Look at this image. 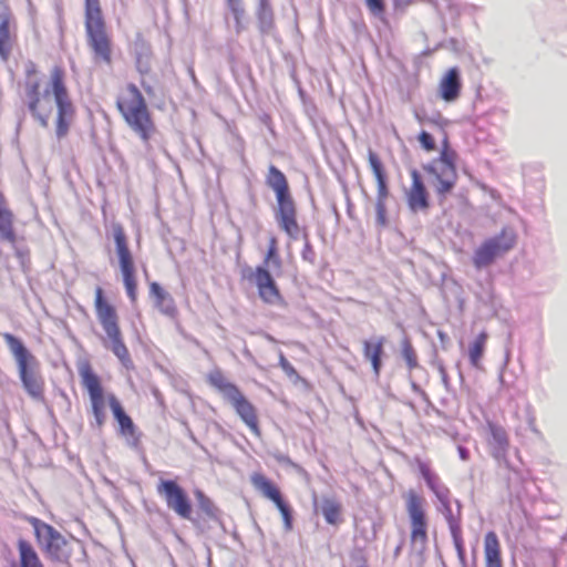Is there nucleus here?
Returning <instances> with one entry per match:
<instances>
[{
	"label": "nucleus",
	"instance_id": "obj_1",
	"mask_svg": "<svg viewBox=\"0 0 567 567\" xmlns=\"http://www.w3.org/2000/svg\"><path fill=\"white\" fill-rule=\"evenodd\" d=\"M24 75L23 103L31 116L41 126L48 127L56 109L55 136L59 141L65 138L76 113L69 94L65 68L61 63L54 64L50 69L48 82L43 89L39 78L40 71L33 61L25 64Z\"/></svg>",
	"mask_w": 567,
	"mask_h": 567
},
{
	"label": "nucleus",
	"instance_id": "obj_2",
	"mask_svg": "<svg viewBox=\"0 0 567 567\" xmlns=\"http://www.w3.org/2000/svg\"><path fill=\"white\" fill-rule=\"evenodd\" d=\"M81 384L87 391L91 412L94 417L95 426L101 429L106 421V403L109 404L114 419L118 423L120 433L124 436L135 434V425L131 416L126 414L124 408L115 394L105 396L100 377L94 372L90 362L85 361L79 367Z\"/></svg>",
	"mask_w": 567,
	"mask_h": 567
},
{
	"label": "nucleus",
	"instance_id": "obj_3",
	"mask_svg": "<svg viewBox=\"0 0 567 567\" xmlns=\"http://www.w3.org/2000/svg\"><path fill=\"white\" fill-rule=\"evenodd\" d=\"M116 109L130 130L150 150L151 141L158 134V130L145 97L134 83H127L121 89Z\"/></svg>",
	"mask_w": 567,
	"mask_h": 567
},
{
	"label": "nucleus",
	"instance_id": "obj_4",
	"mask_svg": "<svg viewBox=\"0 0 567 567\" xmlns=\"http://www.w3.org/2000/svg\"><path fill=\"white\" fill-rule=\"evenodd\" d=\"M84 28L93 63L111 68L114 61V42L100 0H84Z\"/></svg>",
	"mask_w": 567,
	"mask_h": 567
},
{
	"label": "nucleus",
	"instance_id": "obj_5",
	"mask_svg": "<svg viewBox=\"0 0 567 567\" xmlns=\"http://www.w3.org/2000/svg\"><path fill=\"white\" fill-rule=\"evenodd\" d=\"M94 311L105 333L102 339L104 347L110 349L126 369L133 368V360L124 342L117 308L107 299L100 286L94 290Z\"/></svg>",
	"mask_w": 567,
	"mask_h": 567
},
{
	"label": "nucleus",
	"instance_id": "obj_6",
	"mask_svg": "<svg viewBox=\"0 0 567 567\" xmlns=\"http://www.w3.org/2000/svg\"><path fill=\"white\" fill-rule=\"evenodd\" d=\"M266 185L274 190L277 199L275 218L280 229L291 239H298L300 226L297 219L296 203L290 193L286 175L275 165H269L266 175Z\"/></svg>",
	"mask_w": 567,
	"mask_h": 567
},
{
	"label": "nucleus",
	"instance_id": "obj_7",
	"mask_svg": "<svg viewBox=\"0 0 567 567\" xmlns=\"http://www.w3.org/2000/svg\"><path fill=\"white\" fill-rule=\"evenodd\" d=\"M18 367L19 378L27 393L38 402H44L45 382L39 371L37 358L25 348L23 342L16 336L2 333Z\"/></svg>",
	"mask_w": 567,
	"mask_h": 567
},
{
	"label": "nucleus",
	"instance_id": "obj_8",
	"mask_svg": "<svg viewBox=\"0 0 567 567\" xmlns=\"http://www.w3.org/2000/svg\"><path fill=\"white\" fill-rule=\"evenodd\" d=\"M207 382L210 386L219 391L223 396L231 404L237 415L246 424L250 432L255 436L260 437L261 430L259 425L257 409L245 396L240 389L236 384L231 383L219 369L208 373Z\"/></svg>",
	"mask_w": 567,
	"mask_h": 567
},
{
	"label": "nucleus",
	"instance_id": "obj_9",
	"mask_svg": "<svg viewBox=\"0 0 567 567\" xmlns=\"http://www.w3.org/2000/svg\"><path fill=\"white\" fill-rule=\"evenodd\" d=\"M207 382L210 386L219 391L223 396L231 404L237 415L246 424L250 432L255 436L260 437L261 430L259 425L257 409L245 396L240 389L236 384L231 383L219 369L208 373Z\"/></svg>",
	"mask_w": 567,
	"mask_h": 567
},
{
	"label": "nucleus",
	"instance_id": "obj_10",
	"mask_svg": "<svg viewBox=\"0 0 567 567\" xmlns=\"http://www.w3.org/2000/svg\"><path fill=\"white\" fill-rule=\"evenodd\" d=\"M269 266H272L276 269H281L282 267L278 239L276 236L269 237L268 249L264 257V262L255 268L250 278L254 281L258 296L264 303L270 306H282L285 305V298L268 269Z\"/></svg>",
	"mask_w": 567,
	"mask_h": 567
},
{
	"label": "nucleus",
	"instance_id": "obj_11",
	"mask_svg": "<svg viewBox=\"0 0 567 567\" xmlns=\"http://www.w3.org/2000/svg\"><path fill=\"white\" fill-rule=\"evenodd\" d=\"M457 159L458 155L445 135L441 142L439 157L423 166L427 174L434 176L435 192L439 196H445L454 188L458 178Z\"/></svg>",
	"mask_w": 567,
	"mask_h": 567
},
{
	"label": "nucleus",
	"instance_id": "obj_12",
	"mask_svg": "<svg viewBox=\"0 0 567 567\" xmlns=\"http://www.w3.org/2000/svg\"><path fill=\"white\" fill-rule=\"evenodd\" d=\"M112 231L125 292L131 303H136L138 297L137 269L125 229L120 223H114Z\"/></svg>",
	"mask_w": 567,
	"mask_h": 567
},
{
	"label": "nucleus",
	"instance_id": "obj_13",
	"mask_svg": "<svg viewBox=\"0 0 567 567\" xmlns=\"http://www.w3.org/2000/svg\"><path fill=\"white\" fill-rule=\"evenodd\" d=\"M516 234L511 228H503L494 237L485 239L473 255V265L477 269L492 265L497 258L503 257L516 245Z\"/></svg>",
	"mask_w": 567,
	"mask_h": 567
},
{
	"label": "nucleus",
	"instance_id": "obj_14",
	"mask_svg": "<svg viewBox=\"0 0 567 567\" xmlns=\"http://www.w3.org/2000/svg\"><path fill=\"white\" fill-rule=\"evenodd\" d=\"M27 520L33 527L38 545L49 557L58 560L66 557L64 547L68 542L53 526L33 516Z\"/></svg>",
	"mask_w": 567,
	"mask_h": 567
},
{
	"label": "nucleus",
	"instance_id": "obj_15",
	"mask_svg": "<svg viewBox=\"0 0 567 567\" xmlns=\"http://www.w3.org/2000/svg\"><path fill=\"white\" fill-rule=\"evenodd\" d=\"M250 483L255 489H257L264 497L268 498L275 504L281 515L285 530H292V509L289 503L284 498L279 487L259 472H255L250 475Z\"/></svg>",
	"mask_w": 567,
	"mask_h": 567
},
{
	"label": "nucleus",
	"instance_id": "obj_16",
	"mask_svg": "<svg viewBox=\"0 0 567 567\" xmlns=\"http://www.w3.org/2000/svg\"><path fill=\"white\" fill-rule=\"evenodd\" d=\"M405 502L411 524V543L412 545H420L421 548H424L429 539L424 498L411 489L405 495Z\"/></svg>",
	"mask_w": 567,
	"mask_h": 567
},
{
	"label": "nucleus",
	"instance_id": "obj_17",
	"mask_svg": "<svg viewBox=\"0 0 567 567\" xmlns=\"http://www.w3.org/2000/svg\"><path fill=\"white\" fill-rule=\"evenodd\" d=\"M157 493L165 499L169 509L184 519L192 516V503L186 492L173 480H161Z\"/></svg>",
	"mask_w": 567,
	"mask_h": 567
},
{
	"label": "nucleus",
	"instance_id": "obj_18",
	"mask_svg": "<svg viewBox=\"0 0 567 567\" xmlns=\"http://www.w3.org/2000/svg\"><path fill=\"white\" fill-rule=\"evenodd\" d=\"M368 162L377 182V218L380 225L386 223V199L389 197L388 176L383 163L379 155L369 150Z\"/></svg>",
	"mask_w": 567,
	"mask_h": 567
},
{
	"label": "nucleus",
	"instance_id": "obj_19",
	"mask_svg": "<svg viewBox=\"0 0 567 567\" xmlns=\"http://www.w3.org/2000/svg\"><path fill=\"white\" fill-rule=\"evenodd\" d=\"M17 23L9 0H0V58L8 61L17 43Z\"/></svg>",
	"mask_w": 567,
	"mask_h": 567
},
{
	"label": "nucleus",
	"instance_id": "obj_20",
	"mask_svg": "<svg viewBox=\"0 0 567 567\" xmlns=\"http://www.w3.org/2000/svg\"><path fill=\"white\" fill-rule=\"evenodd\" d=\"M410 176L411 186L405 193L408 206L413 213L425 212L430 207V194L426 186L416 169H412Z\"/></svg>",
	"mask_w": 567,
	"mask_h": 567
},
{
	"label": "nucleus",
	"instance_id": "obj_21",
	"mask_svg": "<svg viewBox=\"0 0 567 567\" xmlns=\"http://www.w3.org/2000/svg\"><path fill=\"white\" fill-rule=\"evenodd\" d=\"M487 431V445L491 451V455L496 460L505 458L509 446V437L504 426L493 421L486 422Z\"/></svg>",
	"mask_w": 567,
	"mask_h": 567
},
{
	"label": "nucleus",
	"instance_id": "obj_22",
	"mask_svg": "<svg viewBox=\"0 0 567 567\" xmlns=\"http://www.w3.org/2000/svg\"><path fill=\"white\" fill-rule=\"evenodd\" d=\"M385 338L373 337L362 341V355L371 363L374 375L378 378L382 369V357L384 354Z\"/></svg>",
	"mask_w": 567,
	"mask_h": 567
},
{
	"label": "nucleus",
	"instance_id": "obj_23",
	"mask_svg": "<svg viewBox=\"0 0 567 567\" xmlns=\"http://www.w3.org/2000/svg\"><path fill=\"white\" fill-rule=\"evenodd\" d=\"M16 216L10 208L4 193L0 189V240L16 244L17 234L14 229Z\"/></svg>",
	"mask_w": 567,
	"mask_h": 567
},
{
	"label": "nucleus",
	"instance_id": "obj_24",
	"mask_svg": "<svg viewBox=\"0 0 567 567\" xmlns=\"http://www.w3.org/2000/svg\"><path fill=\"white\" fill-rule=\"evenodd\" d=\"M136 69L141 74H147L152 69L153 50L144 34L137 32L133 42Z\"/></svg>",
	"mask_w": 567,
	"mask_h": 567
},
{
	"label": "nucleus",
	"instance_id": "obj_25",
	"mask_svg": "<svg viewBox=\"0 0 567 567\" xmlns=\"http://www.w3.org/2000/svg\"><path fill=\"white\" fill-rule=\"evenodd\" d=\"M462 82L457 68H451L446 71L439 84L440 96L446 102H453L461 94Z\"/></svg>",
	"mask_w": 567,
	"mask_h": 567
},
{
	"label": "nucleus",
	"instance_id": "obj_26",
	"mask_svg": "<svg viewBox=\"0 0 567 567\" xmlns=\"http://www.w3.org/2000/svg\"><path fill=\"white\" fill-rule=\"evenodd\" d=\"M150 296L154 299L155 307L166 316H174L176 307L173 297L156 281L148 285Z\"/></svg>",
	"mask_w": 567,
	"mask_h": 567
},
{
	"label": "nucleus",
	"instance_id": "obj_27",
	"mask_svg": "<svg viewBox=\"0 0 567 567\" xmlns=\"http://www.w3.org/2000/svg\"><path fill=\"white\" fill-rule=\"evenodd\" d=\"M485 567H503L502 550L495 532H487L484 537Z\"/></svg>",
	"mask_w": 567,
	"mask_h": 567
},
{
	"label": "nucleus",
	"instance_id": "obj_28",
	"mask_svg": "<svg viewBox=\"0 0 567 567\" xmlns=\"http://www.w3.org/2000/svg\"><path fill=\"white\" fill-rule=\"evenodd\" d=\"M320 513L326 523L331 526L337 527L344 522L342 504L334 497H323L321 499Z\"/></svg>",
	"mask_w": 567,
	"mask_h": 567
},
{
	"label": "nucleus",
	"instance_id": "obj_29",
	"mask_svg": "<svg viewBox=\"0 0 567 567\" xmlns=\"http://www.w3.org/2000/svg\"><path fill=\"white\" fill-rule=\"evenodd\" d=\"M19 559L10 567H44L32 544L25 539H19L17 544Z\"/></svg>",
	"mask_w": 567,
	"mask_h": 567
},
{
	"label": "nucleus",
	"instance_id": "obj_30",
	"mask_svg": "<svg viewBox=\"0 0 567 567\" xmlns=\"http://www.w3.org/2000/svg\"><path fill=\"white\" fill-rule=\"evenodd\" d=\"M258 28L261 33H270L275 29V17L269 0H259L257 9Z\"/></svg>",
	"mask_w": 567,
	"mask_h": 567
},
{
	"label": "nucleus",
	"instance_id": "obj_31",
	"mask_svg": "<svg viewBox=\"0 0 567 567\" xmlns=\"http://www.w3.org/2000/svg\"><path fill=\"white\" fill-rule=\"evenodd\" d=\"M487 340L488 333L486 331H482L468 347L470 363L476 369L481 368V360L483 358Z\"/></svg>",
	"mask_w": 567,
	"mask_h": 567
},
{
	"label": "nucleus",
	"instance_id": "obj_32",
	"mask_svg": "<svg viewBox=\"0 0 567 567\" xmlns=\"http://www.w3.org/2000/svg\"><path fill=\"white\" fill-rule=\"evenodd\" d=\"M401 354L409 370H413L419 365L416 351L406 338L401 343Z\"/></svg>",
	"mask_w": 567,
	"mask_h": 567
},
{
	"label": "nucleus",
	"instance_id": "obj_33",
	"mask_svg": "<svg viewBox=\"0 0 567 567\" xmlns=\"http://www.w3.org/2000/svg\"><path fill=\"white\" fill-rule=\"evenodd\" d=\"M415 463L417 465V468H419V472L420 474L422 475V477L424 478V481L426 482L427 486L431 488V489H434L435 488V483L437 481V477L436 475L432 472L431 467L429 466V464H426L425 462L421 461L420 458H416L415 460Z\"/></svg>",
	"mask_w": 567,
	"mask_h": 567
},
{
	"label": "nucleus",
	"instance_id": "obj_34",
	"mask_svg": "<svg viewBox=\"0 0 567 567\" xmlns=\"http://www.w3.org/2000/svg\"><path fill=\"white\" fill-rule=\"evenodd\" d=\"M421 147L427 152H434L436 150L435 140L432 134L426 131H422L417 136Z\"/></svg>",
	"mask_w": 567,
	"mask_h": 567
},
{
	"label": "nucleus",
	"instance_id": "obj_35",
	"mask_svg": "<svg viewBox=\"0 0 567 567\" xmlns=\"http://www.w3.org/2000/svg\"><path fill=\"white\" fill-rule=\"evenodd\" d=\"M279 367L282 369L285 374L291 380H299L300 377L295 367L286 359L282 352L279 353Z\"/></svg>",
	"mask_w": 567,
	"mask_h": 567
},
{
	"label": "nucleus",
	"instance_id": "obj_36",
	"mask_svg": "<svg viewBox=\"0 0 567 567\" xmlns=\"http://www.w3.org/2000/svg\"><path fill=\"white\" fill-rule=\"evenodd\" d=\"M228 7L234 14L237 24V32H240L241 29V17L244 14V9L240 6V0H227Z\"/></svg>",
	"mask_w": 567,
	"mask_h": 567
},
{
	"label": "nucleus",
	"instance_id": "obj_37",
	"mask_svg": "<svg viewBox=\"0 0 567 567\" xmlns=\"http://www.w3.org/2000/svg\"><path fill=\"white\" fill-rule=\"evenodd\" d=\"M365 4L371 14L375 17H382L385 11V4L383 0H365Z\"/></svg>",
	"mask_w": 567,
	"mask_h": 567
},
{
	"label": "nucleus",
	"instance_id": "obj_38",
	"mask_svg": "<svg viewBox=\"0 0 567 567\" xmlns=\"http://www.w3.org/2000/svg\"><path fill=\"white\" fill-rule=\"evenodd\" d=\"M197 495L199 497V504L202 509L205 511L207 514L212 515L214 511V505L210 502V499L204 496L202 492H198Z\"/></svg>",
	"mask_w": 567,
	"mask_h": 567
},
{
	"label": "nucleus",
	"instance_id": "obj_39",
	"mask_svg": "<svg viewBox=\"0 0 567 567\" xmlns=\"http://www.w3.org/2000/svg\"><path fill=\"white\" fill-rule=\"evenodd\" d=\"M305 238H306V244H305V248L302 250V258L303 259H309L308 255L309 254L312 255L313 251H312V247H311V245H310V243L308 240V236L306 235Z\"/></svg>",
	"mask_w": 567,
	"mask_h": 567
},
{
	"label": "nucleus",
	"instance_id": "obj_40",
	"mask_svg": "<svg viewBox=\"0 0 567 567\" xmlns=\"http://www.w3.org/2000/svg\"><path fill=\"white\" fill-rule=\"evenodd\" d=\"M401 551V546H398L394 550V555L398 556Z\"/></svg>",
	"mask_w": 567,
	"mask_h": 567
},
{
	"label": "nucleus",
	"instance_id": "obj_41",
	"mask_svg": "<svg viewBox=\"0 0 567 567\" xmlns=\"http://www.w3.org/2000/svg\"><path fill=\"white\" fill-rule=\"evenodd\" d=\"M362 561H363V564L361 566H359V567H368L367 559L364 557H362Z\"/></svg>",
	"mask_w": 567,
	"mask_h": 567
},
{
	"label": "nucleus",
	"instance_id": "obj_42",
	"mask_svg": "<svg viewBox=\"0 0 567 567\" xmlns=\"http://www.w3.org/2000/svg\"><path fill=\"white\" fill-rule=\"evenodd\" d=\"M461 455L463 458H465V452L464 451H461Z\"/></svg>",
	"mask_w": 567,
	"mask_h": 567
},
{
	"label": "nucleus",
	"instance_id": "obj_43",
	"mask_svg": "<svg viewBox=\"0 0 567 567\" xmlns=\"http://www.w3.org/2000/svg\"><path fill=\"white\" fill-rule=\"evenodd\" d=\"M406 3H410L412 0H404Z\"/></svg>",
	"mask_w": 567,
	"mask_h": 567
}]
</instances>
